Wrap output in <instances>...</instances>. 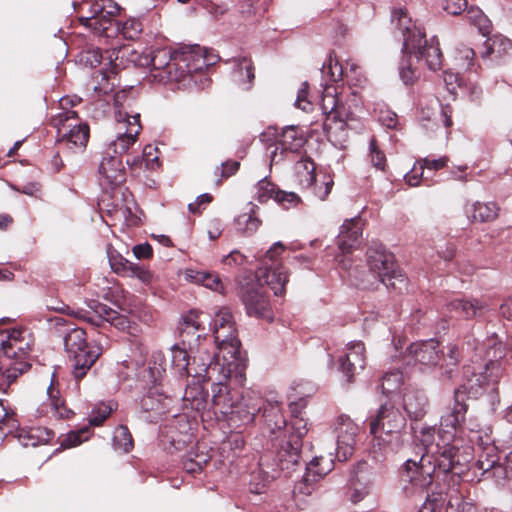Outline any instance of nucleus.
<instances>
[{
  "label": "nucleus",
  "instance_id": "obj_4",
  "mask_svg": "<svg viewBox=\"0 0 512 512\" xmlns=\"http://www.w3.org/2000/svg\"><path fill=\"white\" fill-rule=\"evenodd\" d=\"M150 64L153 81L167 84L185 81L201 70L207 62L191 49L171 50L165 47L151 51Z\"/></svg>",
  "mask_w": 512,
  "mask_h": 512
},
{
  "label": "nucleus",
  "instance_id": "obj_19",
  "mask_svg": "<svg viewBox=\"0 0 512 512\" xmlns=\"http://www.w3.org/2000/svg\"><path fill=\"white\" fill-rule=\"evenodd\" d=\"M172 403V395L166 394L163 384L159 385V383L151 384L140 399L142 412L148 413L145 416L148 422H157L163 415L170 413Z\"/></svg>",
  "mask_w": 512,
  "mask_h": 512
},
{
  "label": "nucleus",
  "instance_id": "obj_6",
  "mask_svg": "<svg viewBox=\"0 0 512 512\" xmlns=\"http://www.w3.org/2000/svg\"><path fill=\"white\" fill-rule=\"evenodd\" d=\"M202 315V313L190 311L182 316L177 326L179 344L188 348L194 363L198 366L195 373H201L218 362L216 355L210 350L211 341L204 334V327H201Z\"/></svg>",
  "mask_w": 512,
  "mask_h": 512
},
{
  "label": "nucleus",
  "instance_id": "obj_52",
  "mask_svg": "<svg viewBox=\"0 0 512 512\" xmlns=\"http://www.w3.org/2000/svg\"><path fill=\"white\" fill-rule=\"evenodd\" d=\"M472 504L465 501L463 496L457 491L449 494L445 512H471Z\"/></svg>",
  "mask_w": 512,
  "mask_h": 512
},
{
  "label": "nucleus",
  "instance_id": "obj_47",
  "mask_svg": "<svg viewBox=\"0 0 512 512\" xmlns=\"http://www.w3.org/2000/svg\"><path fill=\"white\" fill-rule=\"evenodd\" d=\"M113 447L116 451L128 453L133 448V439L126 426H118L113 434Z\"/></svg>",
  "mask_w": 512,
  "mask_h": 512
},
{
  "label": "nucleus",
  "instance_id": "obj_17",
  "mask_svg": "<svg viewBox=\"0 0 512 512\" xmlns=\"http://www.w3.org/2000/svg\"><path fill=\"white\" fill-rule=\"evenodd\" d=\"M120 6L114 0H95L90 6V16L81 18L84 26L110 37L114 29Z\"/></svg>",
  "mask_w": 512,
  "mask_h": 512
},
{
  "label": "nucleus",
  "instance_id": "obj_54",
  "mask_svg": "<svg viewBox=\"0 0 512 512\" xmlns=\"http://www.w3.org/2000/svg\"><path fill=\"white\" fill-rule=\"evenodd\" d=\"M192 455L193 453L190 452L183 459V469L190 474L200 472L208 462V457L206 455L196 454L195 457Z\"/></svg>",
  "mask_w": 512,
  "mask_h": 512
},
{
  "label": "nucleus",
  "instance_id": "obj_36",
  "mask_svg": "<svg viewBox=\"0 0 512 512\" xmlns=\"http://www.w3.org/2000/svg\"><path fill=\"white\" fill-rule=\"evenodd\" d=\"M257 209L258 207L255 204L249 202L247 204V211L240 214L235 219L237 228L240 231L251 235L258 230L261 225V220L256 215Z\"/></svg>",
  "mask_w": 512,
  "mask_h": 512
},
{
  "label": "nucleus",
  "instance_id": "obj_1",
  "mask_svg": "<svg viewBox=\"0 0 512 512\" xmlns=\"http://www.w3.org/2000/svg\"><path fill=\"white\" fill-rule=\"evenodd\" d=\"M468 406L460 398L459 390L455 391L454 402L440 417L435 442V427L424 425L415 432L414 440L420 443L423 453L419 460L407 459L402 467V480L416 488H426L434 475L451 473L461 476L469 467L474 448L464 443L462 423L465 420Z\"/></svg>",
  "mask_w": 512,
  "mask_h": 512
},
{
  "label": "nucleus",
  "instance_id": "obj_3",
  "mask_svg": "<svg viewBox=\"0 0 512 512\" xmlns=\"http://www.w3.org/2000/svg\"><path fill=\"white\" fill-rule=\"evenodd\" d=\"M467 353L475 352L476 359L472 364H466L462 369V384L464 391L472 397H477L481 391L493 386L501 379L504 367L501 360L505 356V347L497 336L488 338L481 347L472 336L464 341Z\"/></svg>",
  "mask_w": 512,
  "mask_h": 512
},
{
  "label": "nucleus",
  "instance_id": "obj_53",
  "mask_svg": "<svg viewBox=\"0 0 512 512\" xmlns=\"http://www.w3.org/2000/svg\"><path fill=\"white\" fill-rule=\"evenodd\" d=\"M490 41L491 44L488 46L486 55L497 54V56H501L512 49V41L502 35L494 36Z\"/></svg>",
  "mask_w": 512,
  "mask_h": 512
},
{
  "label": "nucleus",
  "instance_id": "obj_12",
  "mask_svg": "<svg viewBox=\"0 0 512 512\" xmlns=\"http://www.w3.org/2000/svg\"><path fill=\"white\" fill-rule=\"evenodd\" d=\"M367 265L369 271L387 289L399 294L407 291L408 278L396 266L394 255L388 252L381 244L371 246L367 251Z\"/></svg>",
  "mask_w": 512,
  "mask_h": 512
},
{
  "label": "nucleus",
  "instance_id": "obj_20",
  "mask_svg": "<svg viewBox=\"0 0 512 512\" xmlns=\"http://www.w3.org/2000/svg\"><path fill=\"white\" fill-rule=\"evenodd\" d=\"M336 453L340 461L352 456L358 441L359 426L346 415H340L335 422Z\"/></svg>",
  "mask_w": 512,
  "mask_h": 512
},
{
  "label": "nucleus",
  "instance_id": "obj_8",
  "mask_svg": "<svg viewBox=\"0 0 512 512\" xmlns=\"http://www.w3.org/2000/svg\"><path fill=\"white\" fill-rule=\"evenodd\" d=\"M406 418L389 404L381 405L377 416L370 422V433L373 435V448L378 447L384 453L397 452L403 445Z\"/></svg>",
  "mask_w": 512,
  "mask_h": 512
},
{
  "label": "nucleus",
  "instance_id": "obj_21",
  "mask_svg": "<svg viewBox=\"0 0 512 512\" xmlns=\"http://www.w3.org/2000/svg\"><path fill=\"white\" fill-rule=\"evenodd\" d=\"M306 142L303 129L296 125L286 126L282 129V132L277 136V140L271 144H266L268 149L273 148L270 151V159L272 163H277L281 158L278 157V150L280 153H297L301 150Z\"/></svg>",
  "mask_w": 512,
  "mask_h": 512
},
{
  "label": "nucleus",
  "instance_id": "obj_30",
  "mask_svg": "<svg viewBox=\"0 0 512 512\" xmlns=\"http://www.w3.org/2000/svg\"><path fill=\"white\" fill-rule=\"evenodd\" d=\"M171 366L180 377L192 376L199 382L204 376L195 374L198 366L194 363L192 353L187 347L174 344L170 349Z\"/></svg>",
  "mask_w": 512,
  "mask_h": 512
},
{
  "label": "nucleus",
  "instance_id": "obj_43",
  "mask_svg": "<svg viewBox=\"0 0 512 512\" xmlns=\"http://www.w3.org/2000/svg\"><path fill=\"white\" fill-rule=\"evenodd\" d=\"M90 307L95 311V316L85 317L80 313H77L76 316L83 317L85 320H87L88 322L95 326H100L103 322H109L110 319L117 312L112 308L108 307L107 305L96 301H93V305H91Z\"/></svg>",
  "mask_w": 512,
  "mask_h": 512
},
{
  "label": "nucleus",
  "instance_id": "obj_14",
  "mask_svg": "<svg viewBox=\"0 0 512 512\" xmlns=\"http://www.w3.org/2000/svg\"><path fill=\"white\" fill-rule=\"evenodd\" d=\"M115 119L117 122V135L115 139L108 143L105 152L121 158V155L126 153L136 142L142 126L139 113H128L118 109L115 111Z\"/></svg>",
  "mask_w": 512,
  "mask_h": 512
},
{
  "label": "nucleus",
  "instance_id": "obj_55",
  "mask_svg": "<svg viewBox=\"0 0 512 512\" xmlns=\"http://www.w3.org/2000/svg\"><path fill=\"white\" fill-rule=\"evenodd\" d=\"M18 428L17 420L12 415H9L6 408L0 400V432L7 436Z\"/></svg>",
  "mask_w": 512,
  "mask_h": 512
},
{
  "label": "nucleus",
  "instance_id": "obj_39",
  "mask_svg": "<svg viewBox=\"0 0 512 512\" xmlns=\"http://www.w3.org/2000/svg\"><path fill=\"white\" fill-rule=\"evenodd\" d=\"M466 350V345H462L461 350L457 347V345L450 344L448 346V354L445 358L446 365L442 367L441 377L443 379L451 380L454 378L456 374V367L460 358L464 357V351Z\"/></svg>",
  "mask_w": 512,
  "mask_h": 512
},
{
  "label": "nucleus",
  "instance_id": "obj_37",
  "mask_svg": "<svg viewBox=\"0 0 512 512\" xmlns=\"http://www.w3.org/2000/svg\"><path fill=\"white\" fill-rule=\"evenodd\" d=\"M255 77L254 66L247 57H239L233 60V78L240 85H246Z\"/></svg>",
  "mask_w": 512,
  "mask_h": 512
},
{
  "label": "nucleus",
  "instance_id": "obj_57",
  "mask_svg": "<svg viewBox=\"0 0 512 512\" xmlns=\"http://www.w3.org/2000/svg\"><path fill=\"white\" fill-rule=\"evenodd\" d=\"M109 323L119 330L127 331L131 335H135L138 331L135 323H132L126 316L118 312L110 319Z\"/></svg>",
  "mask_w": 512,
  "mask_h": 512
},
{
  "label": "nucleus",
  "instance_id": "obj_31",
  "mask_svg": "<svg viewBox=\"0 0 512 512\" xmlns=\"http://www.w3.org/2000/svg\"><path fill=\"white\" fill-rule=\"evenodd\" d=\"M252 281H262L267 284L271 290H273L276 296H280L284 293L285 284L288 282V277L283 266H270L268 268H261L257 271L255 279Z\"/></svg>",
  "mask_w": 512,
  "mask_h": 512
},
{
  "label": "nucleus",
  "instance_id": "obj_61",
  "mask_svg": "<svg viewBox=\"0 0 512 512\" xmlns=\"http://www.w3.org/2000/svg\"><path fill=\"white\" fill-rule=\"evenodd\" d=\"M274 200L284 208L288 209L292 206H296L300 202V197L294 192L279 190L275 195Z\"/></svg>",
  "mask_w": 512,
  "mask_h": 512
},
{
  "label": "nucleus",
  "instance_id": "obj_24",
  "mask_svg": "<svg viewBox=\"0 0 512 512\" xmlns=\"http://www.w3.org/2000/svg\"><path fill=\"white\" fill-rule=\"evenodd\" d=\"M26 331L13 329L10 332H0V346L3 355L8 359L22 361L29 354L30 341L26 338Z\"/></svg>",
  "mask_w": 512,
  "mask_h": 512
},
{
  "label": "nucleus",
  "instance_id": "obj_60",
  "mask_svg": "<svg viewBox=\"0 0 512 512\" xmlns=\"http://www.w3.org/2000/svg\"><path fill=\"white\" fill-rule=\"evenodd\" d=\"M378 121L381 125L388 129H395L398 125V116L395 112L388 108H380L378 113Z\"/></svg>",
  "mask_w": 512,
  "mask_h": 512
},
{
  "label": "nucleus",
  "instance_id": "obj_18",
  "mask_svg": "<svg viewBox=\"0 0 512 512\" xmlns=\"http://www.w3.org/2000/svg\"><path fill=\"white\" fill-rule=\"evenodd\" d=\"M439 343L433 339L411 343L402 356L407 368L419 366L420 370L434 367L440 360Z\"/></svg>",
  "mask_w": 512,
  "mask_h": 512
},
{
  "label": "nucleus",
  "instance_id": "obj_56",
  "mask_svg": "<svg viewBox=\"0 0 512 512\" xmlns=\"http://www.w3.org/2000/svg\"><path fill=\"white\" fill-rule=\"evenodd\" d=\"M369 156L371 164L379 169L384 170L386 166V157L385 154L379 150L376 144V140L372 138L369 142Z\"/></svg>",
  "mask_w": 512,
  "mask_h": 512
},
{
  "label": "nucleus",
  "instance_id": "obj_51",
  "mask_svg": "<svg viewBox=\"0 0 512 512\" xmlns=\"http://www.w3.org/2000/svg\"><path fill=\"white\" fill-rule=\"evenodd\" d=\"M255 197L260 203H265L270 199H274L275 195L279 191L276 185L267 180L266 177L259 180L255 187Z\"/></svg>",
  "mask_w": 512,
  "mask_h": 512
},
{
  "label": "nucleus",
  "instance_id": "obj_48",
  "mask_svg": "<svg viewBox=\"0 0 512 512\" xmlns=\"http://www.w3.org/2000/svg\"><path fill=\"white\" fill-rule=\"evenodd\" d=\"M403 383V373L398 369L386 372L382 377L381 388L384 394L397 391Z\"/></svg>",
  "mask_w": 512,
  "mask_h": 512
},
{
  "label": "nucleus",
  "instance_id": "obj_38",
  "mask_svg": "<svg viewBox=\"0 0 512 512\" xmlns=\"http://www.w3.org/2000/svg\"><path fill=\"white\" fill-rule=\"evenodd\" d=\"M54 434L52 431L47 429L41 430L30 429V430H20L17 434L18 441L21 445L27 446H36L40 443H47L53 438Z\"/></svg>",
  "mask_w": 512,
  "mask_h": 512
},
{
  "label": "nucleus",
  "instance_id": "obj_29",
  "mask_svg": "<svg viewBox=\"0 0 512 512\" xmlns=\"http://www.w3.org/2000/svg\"><path fill=\"white\" fill-rule=\"evenodd\" d=\"M363 231V223L360 217L346 219L340 227L337 236V246L342 253H350L360 242Z\"/></svg>",
  "mask_w": 512,
  "mask_h": 512
},
{
  "label": "nucleus",
  "instance_id": "obj_10",
  "mask_svg": "<svg viewBox=\"0 0 512 512\" xmlns=\"http://www.w3.org/2000/svg\"><path fill=\"white\" fill-rule=\"evenodd\" d=\"M322 78L325 81L320 108L325 115L323 130L330 135L333 129L343 130L346 126L347 111L343 104L339 103L336 97V89L329 86V82H338L342 79L343 68L341 64L329 57L321 68Z\"/></svg>",
  "mask_w": 512,
  "mask_h": 512
},
{
  "label": "nucleus",
  "instance_id": "obj_40",
  "mask_svg": "<svg viewBox=\"0 0 512 512\" xmlns=\"http://www.w3.org/2000/svg\"><path fill=\"white\" fill-rule=\"evenodd\" d=\"M58 393L59 392L53 387V384L51 383L47 388V394L49 397V404H47V407H49V410L46 411V414L56 419L67 418L71 411L64 406L63 401L58 396Z\"/></svg>",
  "mask_w": 512,
  "mask_h": 512
},
{
  "label": "nucleus",
  "instance_id": "obj_62",
  "mask_svg": "<svg viewBox=\"0 0 512 512\" xmlns=\"http://www.w3.org/2000/svg\"><path fill=\"white\" fill-rule=\"evenodd\" d=\"M112 407L110 405L102 404L98 408L92 411L91 416L89 417V425L91 426H99L104 420L111 414Z\"/></svg>",
  "mask_w": 512,
  "mask_h": 512
},
{
  "label": "nucleus",
  "instance_id": "obj_22",
  "mask_svg": "<svg viewBox=\"0 0 512 512\" xmlns=\"http://www.w3.org/2000/svg\"><path fill=\"white\" fill-rule=\"evenodd\" d=\"M269 402L271 401L268 400L261 406V399L254 392H246L236 400L233 412L226 418L236 426L252 423L258 412L262 411V415L264 414V408Z\"/></svg>",
  "mask_w": 512,
  "mask_h": 512
},
{
  "label": "nucleus",
  "instance_id": "obj_44",
  "mask_svg": "<svg viewBox=\"0 0 512 512\" xmlns=\"http://www.w3.org/2000/svg\"><path fill=\"white\" fill-rule=\"evenodd\" d=\"M465 17L483 36L490 33L492 27L491 21L478 7H470Z\"/></svg>",
  "mask_w": 512,
  "mask_h": 512
},
{
  "label": "nucleus",
  "instance_id": "obj_5",
  "mask_svg": "<svg viewBox=\"0 0 512 512\" xmlns=\"http://www.w3.org/2000/svg\"><path fill=\"white\" fill-rule=\"evenodd\" d=\"M391 21L395 23L403 37V54H415L418 59H424L427 67L436 71L442 64V52L436 37H432L430 42L425 38V33L421 31L412 19L407 15L404 9H396L392 12Z\"/></svg>",
  "mask_w": 512,
  "mask_h": 512
},
{
  "label": "nucleus",
  "instance_id": "obj_27",
  "mask_svg": "<svg viewBox=\"0 0 512 512\" xmlns=\"http://www.w3.org/2000/svg\"><path fill=\"white\" fill-rule=\"evenodd\" d=\"M99 183L104 188H113L122 184L126 179V172L120 157L104 153L99 165Z\"/></svg>",
  "mask_w": 512,
  "mask_h": 512
},
{
  "label": "nucleus",
  "instance_id": "obj_63",
  "mask_svg": "<svg viewBox=\"0 0 512 512\" xmlns=\"http://www.w3.org/2000/svg\"><path fill=\"white\" fill-rule=\"evenodd\" d=\"M443 81L450 93H455L457 88L462 87V79L459 75L449 70L444 71Z\"/></svg>",
  "mask_w": 512,
  "mask_h": 512
},
{
  "label": "nucleus",
  "instance_id": "obj_34",
  "mask_svg": "<svg viewBox=\"0 0 512 512\" xmlns=\"http://www.w3.org/2000/svg\"><path fill=\"white\" fill-rule=\"evenodd\" d=\"M334 468L331 457L316 456L306 466V480L319 481Z\"/></svg>",
  "mask_w": 512,
  "mask_h": 512
},
{
  "label": "nucleus",
  "instance_id": "obj_26",
  "mask_svg": "<svg viewBox=\"0 0 512 512\" xmlns=\"http://www.w3.org/2000/svg\"><path fill=\"white\" fill-rule=\"evenodd\" d=\"M374 489V475L366 463H359L349 480V499L357 504L369 496Z\"/></svg>",
  "mask_w": 512,
  "mask_h": 512
},
{
  "label": "nucleus",
  "instance_id": "obj_45",
  "mask_svg": "<svg viewBox=\"0 0 512 512\" xmlns=\"http://www.w3.org/2000/svg\"><path fill=\"white\" fill-rule=\"evenodd\" d=\"M495 483L508 490H512V452L505 457V461L496 467Z\"/></svg>",
  "mask_w": 512,
  "mask_h": 512
},
{
  "label": "nucleus",
  "instance_id": "obj_9",
  "mask_svg": "<svg viewBox=\"0 0 512 512\" xmlns=\"http://www.w3.org/2000/svg\"><path fill=\"white\" fill-rule=\"evenodd\" d=\"M65 319L55 318L56 326L65 327L59 330L63 337L64 349L68 357L73 361L72 374L76 380L82 379L95 364L101 350L99 347L90 346L87 343L86 333L82 328L65 325Z\"/></svg>",
  "mask_w": 512,
  "mask_h": 512
},
{
  "label": "nucleus",
  "instance_id": "obj_16",
  "mask_svg": "<svg viewBox=\"0 0 512 512\" xmlns=\"http://www.w3.org/2000/svg\"><path fill=\"white\" fill-rule=\"evenodd\" d=\"M239 296L248 316L269 322L273 320L271 304L261 283L252 280L246 282L241 286Z\"/></svg>",
  "mask_w": 512,
  "mask_h": 512
},
{
  "label": "nucleus",
  "instance_id": "obj_64",
  "mask_svg": "<svg viewBox=\"0 0 512 512\" xmlns=\"http://www.w3.org/2000/svg\"><path fill=\"white\" fill-rule=\"evenodd\" d=\"M333 180L329 175L323 177L321 185H315L314 194L320 199L325 200L330 194L333 187Z\"/></svg>",
  "mask_w": 512,
  "mask_h": 512
},
{
  "label": "nucleus",
  "instance_id": "obj_13",
  "mask_svg": "<svg viewBox=\"0 0 512 512\" xmlns=\"http://www.w3.org/2000/svg\"><path fill=\"white\" fill-rule=\"evenodd\" d=\"M236 368L237 367L220 365L218 361L210 365L205 371L197 373L198 375L204 376L202 381L212 382L211 394L213 406L225 417L233 412V405H235L239 397L238 393L231 390L227 383L228 378Z\"/></svg>",
  "mask_w": 512,
  "mask_h": 512
},
{
  "label": "nucleus",
  "instance_id": "obj_33",
  "mask_svg": "<svg viewBox=\"0 0 512 512\" xmlns=\"http://www.w3.org/2000/svg\"><path fill=\"white\" fill-rule=\"evenodd\" d=\"M166 357L160 350L154 351L151 355V360L147 368L143 370L142 380L149 384L159 385L163 384V379L166 373Z\"/></svg>",
  "mask_w": 512,
  "mask_h": 512
},
{
  "label": "nucleus",
  "instance_id": "obj_28",
  "mask_svg": "<svg viewBox=\"0 0 512 512\" xmlns=\"http://www.w3.org/2000/svg\"><path fill=\"white\" fill-rule=\"evenodd\" d=\"M106 252L111 269L115 273L136 277L144 283L151 280V274L147 269L124 258L112 245H107Z\"/></svg>",
  "mask_w": 512,
  "mask_h": 512
},
{
  "label": "nucleus",
  "instance_id": "obj_49",
  "mask_svg": "<svg viewBox=\"0 0 512 512\" xmlns=\"http://www.w3.org/2000/svg\"><path fill=\"white\" fill-rule=\"evenodd\" d=\"M411 54H404L399 63V77L405 85H412L419 78V74L412 66Z\"/></svg>",
  "mask_w": 512,
  "mask_h": 512
},
{
  "label": "nucleus",
  "instance_id": "obj_59",
  "mask_svg": "<svg viewBox=\"0 0 512 512\" xmlns=\"http://www.w3.org/2000/svg\"><path fill=\"white\" fill-rule=\"evenodd\" d=\"M447 163L448 158L446 156L440 157L438 159L423 158L417 161V164L420 165V175L424 174V169L439 170L444 168Z\"/></svg>",
  "mask_w": 512,
  "mask_h": 512
},
{
  "label": "nucleus",
  "instance_id": "obj_2",
  "mask_svg": "<svg viewBox=\"0 0 512 512\" xmlns=\"http://www.w3.org/2000/svg\"><path fill=\"white\" fill-rule=\"evenodd\" d=\"M290 422L284 418L279 402H269L264 408L263 425L270 435H275L274 464L282 471H289L298 464L302 438L308 432V422L302 416L300 404H290Z\"/></svg>",
  "mask_w": 512,
  "mask_h": 512
},
{
  "label": "nucleus",
  "instance_id": "obj_46",
  "mask_svg": "<svg viewBox=\"0 0 512 512\" xmlns=\"http://www.w3.org/2000/svg\"><path fill=\"white\" fill-rule=\"evenodd\" d=\"M196 283L224 294V285L218 275L207 271H196L194 274L189 275Z\"/></svg>",
  "mask_w": 512,
  "mask_h": 512
},
{
  "label": "nucleus",
  "instance_id": "obj_11",
  "mask_svg": "<svg viewBox=\"0 0 512 512\" xmlns=\"http://www.w3.org/2000/svg\"><path fill=\"white\" fill-rule=\"evenodd\" d=\"M59 102L62 111L51 119L52 126L57 130V141L78 149L85 148L89 139V126L80 121L76 111L68 109L79 103L80 99L73 100L65 96Z\"/></svg>",
  "mask_w": 512,
  "mask_h": 512
},
{
  "label": "nucleus",
  "instance_id": "obj_50",
  "mask_svg": "<svg viewBox=\"0 0 512 512\" xmlns=\"http://www.w3.org/2000/svg\"><path fill=\"white\" fill-rule=\"evenodd\" d=\"M91 436V430L88 426L83 427L77 431H70L60 442V447L63 449L72 448L80 445L88 440Z\"/></svg>",
  "mask_w": 512,
  "mask_h": 512
},
{
  "label": "nucleus",
  "instance_id": "obj_58",
  "mask_svg": "<svg viewBox=\"0 0 512 512\" xmlns=\"http://www.w3.org/2000/svg\"><path fill=\"white\" fill-rule=\"evenodd\" d=\"M308 88V82H303L298 90L297 97L294 102L296 108L305 112H309L313 108L312 102L308 100Z\"/></svg>",
  "mask_w": 512,
  "mask_h": 512
},
{
  "label": "nucleus",
  "instance_id": "obj_7",
  "mask_svg": "<svg viewBox=\"0 0 512 512\" xmlns=\"http://www.w3.org/2000/svg\"><path fill=\"white\" fill-rule=\"evenodd\" d=\"M210 327L214 338V344L211 343L210 350L216 355L220 365L238 367L241 342L231 311L222 308L216 312Z\"/></svg>",
  "mask_w": 512,
  "mask_h": 512
},
{
  "label": "nucleus",
  "instance_id": "obj_32",
  "mask_svg": "<svg viewBox=\"0 0 512 512\" xmlns=\"http://www.w3.org/2000/svg\"><path fill=\"white\" fill-rule=\"evenodd\" d=\"M428 400L422 390L409 388L403 395V408L411 420L417 421L427 412Z\"/></svg>",
  "mask_w": 512,
  "mask_h": 512
},
{
  "label": "nucleus",
  "instance_id": "obj_25",
  "mask_svg": "<svg viewBox=\"0 0 512 512\" xmlns=\"http://www.w3.org/2000/svg\"><path fill=\"white\" fill-rule=\"evenodd\" d=\"M339 370L351 382L353 376L365 367V347L361 341L347 343L345 354L339 358Z\"/></svg>",
  "mask_w": 512,
  "mask_h": 512
},
{
  "label": "nucleus",
  "instance_id": "obj_15",
  "mask_svg": "<svg viewBox=\"0 0 512 512\" xmlns=\"http://www.w3.org/2000/svg\"><path fill=\"white\" fill-rule=\"evenodd\" d=\"M494 439L485 432L484 435L480 431H470L469 441L470 444L476 442L479 448L478 459L475 463V468L481 472L482 480H492L495 482L496 467L500 466V453L498 447L494 443Z\"/></svg>",
  "mask_w": 512,
  "mask_h": 512
},
{
  "label": "nucleus",
  "instance_id": "obj_41",
  "mask_svg": "<svg viewBox=\"0 0 512 512\" xmlns=\"http://www.w3.org/2000/svg\"><path fill=\"white\" fill-rule=\"evenodd\" d=\"M143 25L137 18H129L124 22H115L113 33L121 34L125 39L135 40L142 33Z\"/></svg>",
  "mask_w": 512,
  "mask_h": 512
},
{
  "label": "nucleus",
  "instance_id": "obj_35",
  "mask_svg": "<svg viewBox=\"0 0 512 512\" xmlns=\"http://www.w3.org/2000/svg\"><path fill=\"white\" fill-rule=\"evenodd\" d=\"M466 212L471 214L474 221L490 222L497 218L499 207L495 202H475Z\"/></svg>",
  "mask_w": 512,
  "mask_h": 512
},
{
  "label": "nucleus",
  "instance_id": "obj_42",
  "mask_svg": "<svg viewBox=\"0 0 512 512\" xmlns=\"http://www.w3.org/2000/svg\"><path fill=\"white\" fill-rule=\"evenodd\" d=\"M182 397V400L185 402L186 406H190L192 409L199 410L203 407L204 404V395L203 389L199 383L194 385L193 387L187 386L184 393L181 395L179 392L178 395H172L174 398Z\"/></svg>",
  "mask_w": 512,
  "mask_h": 512
},
{
  "label": "nucleus",
  "instance_id": "obj_23",
  "mask_svg": "<svg viewBox=\"0 0 512 512\" xmlns=\"http://www.w3.org/2000/svg\"><path fill=\"white\" fill-rule=\"evenodd\" d=\"M445 306L448 312L465 320L480 319L490 311L488 302L484 298L476 297H456L448 301Z\"/></svg>",
  "mask_w": 512,
  "mask_h": 512
}]
</instances>
